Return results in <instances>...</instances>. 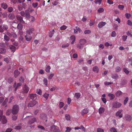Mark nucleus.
Masks as SVG:
<instances>
[{"label":"nucleus","mask_w":132,"mask_h":132,"mask_svg":"<svg viewBox=\"0 0 132 132\" xmlns=\"http://www.w3.org/2000/svg\"><path fill=\"white\" fill-rule=\"evenodd\" d=\"M86 43V40L85 39H82L79 41V44L77 45V47L80 49H82L83 47V45H85Z\"/></svg>","instance_id":"nucleus-1"},{"label":"nucleus","mask_w":132,"mask_h":132,"mask_svg":"<svg viewBox=\"0 0 132 132\" xmlns=\"http://www.w3.org/2000/svg\"><path fill=\"white\" fill-rule=\"evenodd\" d=\"M3 112L0 110V121H1L3 124L6 123L7 122V120L5 116H2Z\"/></svg>","instance_id":"nucleus-2"},{"label":"nucleus","mask_w":132,"mask_h":132,"mask_svg":"<svg viewBox=\"0 0 132 132\" xmlns=\"http://www.w3.org/2000/svg\"><path fill=\"white\" fill-rule=\"evenodd\" d=\"M19 106L17 105H15L13 106L12 110V112L13 114H17L19 111Z\"/></svg>","instance_id":"nucleus-3"},{"label":"nucleus","mask_w":132,"mask_h":132,"mask_svg":"<svg viewBox=\"0 0 132 132\" xmlns=\"http://www.w3.org/2000/svg\"><path fill=\"white\" fill-rule=\"evenodd\" d=\"M121 105V104L118 102H116L112 104L113 107L115 108H119Z\"/></svg>","instance_id":"nucleus-4"},{"label":"nucleus","mask_w":132,"mask_h":132,"mask_svg":"<svg viewBox=\"0 0 132 132\" xmlns=\"http://www.w3.org/2000/svg\"><path fill=\"white\" fill-rule=\"evenodd\" d=\"M122 110H120L118 111L116 113V116L117 117H119V118H121L122 117L123 114L122 113Z\"/></svg>","instance_id":"nucleus-5"},{"label":"nucleus","mask_w":132,"mask_h":132,"mask_svg":"<svg viewBox=\"0 0 132 132\" xmlns=\"http://www.w3.org/2000/svg\"><path fill=\"white\" fill-rule=\"evenodd\" d=\"M17 19L19 21L20 23H24L25 22L23 20L22 17L19 15H18L16 16Z\"/></svg>","instance_id":"nucleus-6"},{"label":"nucleus","mask_w":132,"mask_h":132,"mask_svg":"<svg viewBox=\"0 0 132 132\" xmlns=\"http://www.w3.org/2000/svg\"><path fill=\"white\" fill-rule=\"evenodd\" d=\"M51 128L53 132H59V128L55 126L54 125L51 126Z\"/></svg>","instance_id":"nucleus-7"},{"label":"nucleus","mask_w":132,"mask_h":132,"mask_svg":"<svg viewBox=\"0 0 132 132\" xmlns=\"http://www.w3.org/2000/svg\"><path fill=\"white\" fill-rule=\"evenodd\" d=\"M29 96L30 98L34 101H35V100L37 99V94H29Z\"/></svg>","instance_id":"nucleus-8"},{"label":"nucleus","mask_w":132,"mask_h":132,"mask_svg":"<svg viewBox=\"0 0 132 132\" xmlns=\"http://www.w3.org/2000/svg\"><path fill=\"white\" fill-rule=\"evenodd\" d=\"M34 29L32 28H30L27 30L26 33L29 35H31L34 31Z\"/></svg>","instance_id":"nucleus-9"},{"label":"nucleus","mask_w":132,"mask_h":132,"mask_svg":"<svg viewBox=\"0 0 132 132\" xmlns=\"http://www.w3.org/2000/svg\"><path fill=\"white\" fill-rule=\"evenodd\" d=\"M37 103V101H33L30 102L28 105V107H32L35 105Z\"/></svg>","instance_id":"nucleus-10"},{"label":"nucleus","mask_w":132,"mask_h":132,"mask_svg":"<svg viewBox=\"0 0 132 132\" xmlns=\"http://www.w3.org/2000/svg\"><path fill=\"white\" fill-rule=\"evenodd\" d=\"M40 117L43 120L45 121L46 122L47 118L46 114L44 113H42L40 114Z\"/></svg>","instance_id":"nucleus-11"},{"label":"nucleus","mask_w":132,"mask_h":132,"mask_svg":"<svg viewBox=\"0 0 132 132\" xmlns=\"http://www.w3.org/2000/svg\"><path fill=\"white\" fill-rule=\"evenodd\" d=\"M106 24L105 22H100L98 24V27L99 28H101L104 26Z\"/></svg>","instance_id":"nucleus-12"},{"label":"nucleus","mask_w":132,"mask_h":132,"mask_svg":"<svg viewBox=\"0 0 132 132\" xmlns=\"http://www.w3.org/2000/svg\"><path fill=\"white\" fill-rule=\"evenodd\" d=\"M125 119L128 121H130L131 120L132 118L131 116L129 114H126L125 117Z\"/></svg>","instance_id":"nucleus-13"},{"label":"nucleus","mask_w":132,"mask_h":132,"mask_svg":"<svg viewBox=\"0 0 132 132\" xmlns=\"http://www.w3.org/2000/svg\"><path fill=\"white\" fill-rule=\"evenodd\" d=\"M30 35L27 34L25 36V38L27 41H29L31 40L32 37Z\"/></svg>","instance_id":"nucleus-14"},{"label":"nucleus","mask_w":132,"mask_h":132,"mask_svg":"<svg viewBox=\"0 0 132 132\" xmlns=\"http://www.w3.org/2000/svg\"><path fill=\"white\" fill-rule=\"evenodd\" d=\"M36 121V118H34L30 119L28 121V124L30 125H31Z\"/></svg>","instance_id":"nucleus-15"},{"label":"nucleus","mask_w":132,"mask_h":132,"mask_svg":"<svg viewBox=\"0 0 132 132\" xmlns=\"http://www.w3.org/2000/svg\"><path fill=\"white\" fill-rule=\"evenodd\" d=\"M23 90V92L24 93H27L29 90V88L26 85H25L24 86Z\"/></svg>","instance_id":"nucleus-16"},{"label":"nucleus","mask_w":132,"mask_h":132,"mask_svg":"<svg viewBox=\"0 0 132 132\" xmlns=\"http://www.w3.org/2000/svg\"><path fill=\"white\" fill-rule=\"evenodd\" d=\"M25 14L26 16V18H29L30 17V15L29 11V10H26L25 11Z\"/></svg>","instance_id":"nucleus-17"},{"label":"nucleus","mask_w":132,"mask_h":132,"mask_svg":"<svg viewBox=\"0 0 132 132\" xmlns=\"http://www.w3.org/2000/svg\"><path fill=\"white\" fill-rule=\"evenodd\" d=\"M8 100V98H6L2 103V105L3 106H5V107H6L7 106V105H6V103L7 102Z\"/></svg>","instance_id":"nucleus-18"},{"label":"nucleus","mask_w":132,"mask_h":132,"mask_svg":"<svg viewBox=\"0 0 132 132\" xmlns=\"http://www.w3.org/2000/svg\"><path fill=\"white\" fill-rule=\"evenodd\" d=\"M1 6L2 8H3L4 9H6L7 7V4L5 3H2L1 4Z\"/></svg>","instance_id":"nucleus-19"},{"label":"nucleus","mask_w":132,"mask_h":132,"mask_svg":"<svg viewBox=\"0 0 132 132\" xmlns=\"http://www.w3.org/2000/svg\"><path fill=\"white\" fill-rule=\"evenodd\" d=\"M105 111V109L103 107L100 108L98 110V112L100 114L104 112Z\"/></svg>","instance_id":"nucleus-20"},{"label":"nucleus","mask_w":132,"mask_h":132,"mask_svg":"<svg viewBox=\"0 0 132 132\" xmlns=\"http://www.w3.org/2000/svg\"><path fill=\"white\" fill-rule=\"evenodd\" d=\"M15 17L13 13H10L9 15V18L10 20L13 19L15 18Z\"/></svg>","instance_id":"nucleus-21"},{"label":"nucleus","mask_w":132,"mask_h":132,"mask_svg":"<svg viewBox=\"0 0 132 132\" xmlns=\"http://www.w3.org/2000/svg\"><path fill=\"white\" fill-rule=\"evenodd\" d=\"M20 73L19 71L18 70H16L14 72V75L15 77L16 78Z\"/></svg>","instance_id":"nucleus-22"},{"label":"nucleus","mask_w":132,"mask_h":132,"mask_svg":"<svg viewBox=\"0 0 132 132\" xmlns=\"http://www.w3.org/2000/svg\"><path fill=\"white\" fill-rule=\"evenodd\" d=\"M18 24V23H17L14 22L12 23V26L13 28L15 29L17 28Z\"/></svg>","instance_id":"nucleus-23"},{"label":"nucleus","mask_w":132,"mask_h":132,"mask_svg":"<svg viewBox=\"0 0 132 132\" xmlns=\"http://www.w3.org/2000/svg\"><path fill=\"white\" fill-rule=\"evenodd\" d=\"M89 111L88 109H85L83 110L82 112V115H83L87 113Z\"/></svg>","instance_id":"nucleus-24"},{"label":"nucleus","mask_w":132,"mask_h":132,"mask_svg":"<svg viewBox=\"0 0 132 132\" xmlns=\"http://www.w3.org/2000/svg\"><path fill=\"white\" fill-rule=\"evenodd\" d=\"M6 52V49L3 48H0V53L5 54Z\"/></svg>","instance_id":"nucleus-25"},{"label":"nucleus","mask_w":132,"mask_h":132,"mask_svg":"<svg viewBox=\"0 0 132 132\" xmlns=\"http://www.w3.org/2000/svg\"><path fill=\"white\" fill-rule=\"evenodd\" d=\"M108 96L110 98V100H112L115 97L114 95L111 93L109 94Z\"/></svg>","instance_id":"nucleus-26"},{"label":"nucleus","mask_w":132,"mask_h":132,"mask_svg":"<svg viewBox=\"0 0 132 132\" xmlns=\"http://www.w3.org/2000/svg\"><path fill=\"white\" fill-rule=\"evenodd\" d=\"M16 28L19 30H21L22 29L23 26L22 24L20 23L19 24H18Z\"/></svg>","instance_id":"nucleus-27"},{"label":"nucleus","mask_w":132,"mask_h":132,"mask_svg":"<svg viewBox=\"0 0 132 132\" xmlns=\"http://www.w3.org/2000/svg\"><path fill=\"white\" fill-rule=\"evenodd\" d=\"M93 71L96 73H98V69L97 66H95L93 67Z\"/></svg>","instance_id":"nucleus-28"},{"label":"nucleus","mask_w":132,"mask_h":132,"mask_svg":"<svg viewBox=\"0 0 132 132\" xmlns=\"http://www.w3.org/2000/svg\"><path fill=\"white\" fill-rule=\"evenodd\" d=\"M119 77L118 75L117 74H115L114 75H112L111 76L112 78L115 79H118Z\"/></svg>","instance_id":"nucleus-29"},{"label":"nucleus","mask_w":132,"mask_h":132,"mask_svg":"<svg viewBox=\"0 0 132 132\" xmlns=\"http://www.w3.org/2000/svg\"><path fill=\"white\" fill-rule=\"evenodd\" d=\"M122 93V92L120 90H119L116 93V95L117 96H119Z\"/></svg>","instance_id":"nucleus-30"},{"label":"nucleus","mask_w":132,"mask_h":132,"mask_svg":"<svg viewBox=\"0 0 132 132\" xmlns=\"http://www.w3.org/2000/svg\"><path fill=\"white\" fill-rule=\"evenodd\" d=\"M50 69L51 67L50 66H47L45 68V71L47 72L48 73L49 72Z\"/></svg>","instance_id":"nucleus-31"},{"label":"nucleus","mask_w":132,"mask_h":132,"mask_svg":"<svg viewBox=\"0 0 132 132\" xmlns=\"http://www.w3.org/2000/svg\"><path fill=\"white\" fill-rule=\"evenodd\" d=\"M4 39L7 41H9L10 39L9 37L6 35H5L4 36Z\"/></svg>","instance_id":"nucleus-32"},{"label":"nucleus","mask_w":132,"mask_h":132,"mask_svg":"<svg viewBox=\"0 0 132 132\" xmlns=\"http://www.w3.org/2000/svg\"><path fill=\"white\" fill-rule=\"evenodd\" d=\"M10 48L12 51H13V52H14L15 50V47L12 45L10 46Z\"/></svg>","instance_id":"nucleus-33"},{"label":"nucleus","mask_w":132,"mask_h":132,"mask_svg":"<svg viewBox=\"0 0 132 132\" xmlns=\"http://www.w3.org/2000/svg\"><path fill=\"white\" fill-rule=\"evenodd\" d=\"M104 11V10L103 8H100L98 10V13H99L103 12Z\"/></svg>","instance_id":"nucleus-34"},{"label":"nucleus","mask_w":132,"mask_h":132,"mask_svg":"<svg viewBox=\"0 0 132 132\" xmlns=\"http://www.w3.org/2000/svg\"><path fill=\"white\" fill-rule=\"evenodd\" d=\"M102 1V0H95L94 2L96 4L100 5L101 4Z\"/></svg>","instance_id":"nucleus-35"},{"label":"nucleus","mask_w":132,"mask_h":132,"mask_svg":"<svg viewBox=\"0 0 132 132\" xmlns=\"http://www.w3.org/2000/svg\"><path fill=\"white\" fill-rule=\"evenodd\" d=\"M121 68L119 66L116 67L115 68V71L116 72H119L121 71Z\"/></svg>","instance_id":"nucleus-36"},{"label":"nucleus","mask_w":132,"mask_h":132,"mask_svg":"<svg viewBox=\"0 0 132 132\" xmlns=\"http://www.w3.org/2000/svg\"><path fill=\"white\" fill-rule=\"evenodd\" d=\"M75 97L77 99L79 98L80 96V94L79 93H76L75 94Z\"/></svg>","instance_id":"nucleus-37"},{"label":"nucleus","mask_w":132,"mask_h":132,"mask_svg":"<svg viewBox=\"0 0 132 132\" xmlns=\"http://www.w3.org/2000/svg\"><path fill=\"white\" fill-rule=\"evenodd\" d=\"M2 29L3 30H7L8 28V26L6 25L3 24L2 27Z\"/></svg>","instance_id":"nucleus-38"},{"label":"nucleus","mask_w":132,"mask_h":132,"mask_svg":"<svg viewBox=\"0 0 132 132\" xmlns=\"http://www.w3.org/2000/svg\"><path fill=\"white\" fill-rule=\"evenodd\" d=\"M24 79L22 76H21L19 79V80L20 82L23 83L24 81Z\"/></svg>","instance_id":"nucleus-39"},{"label":"nucleus","mask_w":132,"mask_h":132,"mask_svg":"<svg viewBox=\"0 0 132 132\" xmlns=\"http://www.w3.org/2000/svg\"><path fill=\"white\" fill-rule=\"evenodd\" d=\"M49 95V94L45 93L43 95V96L46 98V100H47Z\"/></svg>","instance_id":"nucleus-40"},{"label":"nucleus","mask_w":132,"mask_h":132,"mask_svg":"<svg viewBox=\"0 0 132 132\" xmlns=\"http://www.w3.org/2000/svg\"><path fill=\"white\" fill-rule=\"evenodd\" d=\"M13 79L12 78H8L7 82L9 84H11L13 82Z\"/></svg>","instance_id":"nucleus-41"},{"label":"nucleus","mask_w":132,"mask_h":132,"mask_svg":"<svg viewBox=\"0 0 132 132\" xmlns=\"http://www.w3.org/2000/svg\"><path fill=\"white\" fill-rule=\"evenodd\" d=\"M43 81L44 84L46 86H47V80L46 78H44L43 80Z\"/></svg>","instance_id":"nucleus-42"},{"label":"nucleus","mask_w":132,"mask_h":132,"mask_svg":"<svg viewBox=\"0 0 132 132\" xmlns=\"http://www.w3.org/2000/svg\"><path fill=\"white\" fill-rule=\"evenodd\" d=\"M111 132H117L116 129L114 128H112L110 130Z\"/></svg>","instance_id":"nucleus-43"},{"label":"nucleus","mask_w":132,"mask_h":132,"mask_svg":"<svg viewBox=\"0 0 132 132\" xmlns=\"http://www.w3.org/2000/svg\"><path fill=\"white\" fill-rule=\"evenodd\" d=\"M66 119L68 120H70V116L68 114H66L65 115Z\"/></svg>","instance_id":"nucleus-44"},{"label":"nucleus","mask_w":132,"mask_h":132,"mask_svg":"<svg viewBox=\"0 0 132 132\" xmlns=\"http://www.w3.org/2000/svg\"><path fill=\"white\" fill-rule=\"evenodd\" d=\"M129 100V98L128 97H127L124 100V104L125 105H126L127 103V102Z\"/></svg>","instance_id":"nucleus-45"},{"label":"nucleus","mask_w":132,"mask_h":132,"mask_svg":"<svg viewBox=\"0 0 132 132\" xmlns=\"http://www.w3.org/2000/svg\"><path fill=\"white\" fill-rule=\"evenodd\" d=\"M7 10L9 12H11L13 11V9L12 7H8Z\"/></svg>","instance_id":"nucleus-46"},{"label":"nucleus","mask_w":132,"mask_h":132,"mask_svg":"<svg viewBox=\"0 0 132 132\" xmlns=\"http://www.w3.org/2000/svg\"><path fill=\"white\" fill-rule=\"evenodd\" d=\"M67 28V27L64 25L60 27V29L62 30H64Z\"/></svg>","instance_id":"nucleus-47"},{"label":"nucleus","mask_w":132,"mask_h":132,"mask_svg":"<svg viewBox=\"0 0 132 132\" xmlns=\"http://www.w3.org/2000/svg\"><path fill=\"white\" fill-rule=\"evenodd\" d=\"M70 39L72 41H75L76 37L74 35H72L71 36L70 38Z\"/></svg>","instance_id":"nucleus-48"},{"label":"nucleus","mask_w":132,"mask_h":132,"mask_svg":"<svg viewBox=\"0 0 132 132\" xmlns=\"http://www.w3.org/2000/svg\"><path fill=\"white\" fill-rule=\"evenodd\" d=\"M64 103L62 102H60L59 104V106L60 108H62L64 105Z\"/></svg>","instance_id":"nucleus-49"},{"label":"nucleus","mask_w":132,"mask_h":132,"mask_svg":"<svg viewBox=\"0 0 132 132\" xmlns=\"http://www.w3.org/2000/svg\"><path fill=\"white\" fill-rule=\"evenodd\" d=\"M37 93L39 95H41L42 94V91L40 89H37Z\"/></svg>","instance_id":"nucleus-50"},{"label":"nucleus","mask_w":132,"mask_h":132,"mask_svg":"<svg viewBox=\"0 0 132 132\" xmlns=\"http://www.w3.org/2000/svg\"><path fill=\"white\" fill-rule=\"evenodd\" d=\"M12 36L15 39L17 38V36L16 34L13 32L12 33Z\"/></svg>","instance_id":"nucleus-51"},{"label":"nucleus","mask_w":132,"mask_h":132,"mask_svg":"<svg viewBox=\"0 0 132 132\" xmlns=\"http://www.w3.org/2000/svg\"><path fill=\"white\" fill-rule=\"evenodd\" d=\"M38 5V3H32V6L34 8L36 7Z\"/></svg>","instance_id":"nucleus-52"},{"label":"nucleus","mask_w":132,"mask_h":132,"mask_svg":"<svg viewBox=\"0 0 132 132\" xmlns=\"http://www.w3.org/2000/svg\"><path fill=\"white\" fill-rule=\"evenodd\" d=\"M123 70L124 72L127 75L129 74V71L126 68H123Z\"/></svg>","instance_id":"nucleus-53"},{"label":"nucleus","mask_w":132,"mask_h":132,"mask_svg":"<svg viewBox=\"0 0 132 132\" xmlns=\"http://www.w3.org/2000/svg\"><path fill=\"white\" fill-rule=\"evenodd\" d=\"M11 113V110L10 109L8 110L6 112V114L7 116H9L10 115Z\"/></svg>","instance_id":"nucleus-54"},{"label":"nucleus","mask_w":132,"mask_h":132,"mask_svg":"<svg viewBox=\"0 0 132 132\" xmlns=\"http://www.w3.org/2000/svg\"><path fill=\"white\" fill-rule=\"evenodd\" d=\"M30 19V20H31V21L32 22H33L35 21V18L32 16H31L29 18Z\"/></svg>","instance_id":"nucleus-55"},{"label":"nucleus","mask_w":132,"mask_h":132,"mask_svg":"<svg viewBox=\"0 0 132 132\" xmlns=\"http://www.w3.org/2000/svg\"><path fill=\"white\" fill-rule=\"evenodd\" d=\"M97 132H104V131L103 129L100 128H98L97 130Z\"/></svg>","instance_id":"nucleus-56"},{"label":"nucleus","mask_w":132,"mask_h":132,"mask_svg":"<svg viewBox=\"0 0 132 132\" xmlns=\"http://www.w3.org/2000/svg\"><path fill=\"white\" fill-rule=\"evenodd\" d=\"M118 8L121 10H123V9L124 6L123 5H119L118 6Z\"/></svg>","instance_id":"nucleus-57"},{"label":"nucleus","mask_w":132,"mask_h":132,"mask_svg":"<svg viewBox=\"0 0 132 132\" xmlns=\"http://www.w3.org/2000/svg\"><path fill=\"white\" fill-rule=\"evenodd\" d=\"M116 33L115 31H113L111 34V36L112 37H115L116 36Z\"/></svg>","instance_id":"nucleus-58"},{"label":"nucleus","mask_w":132,"mask_h":132,"mask_svg":"<svg viewBox=\"0 0 132 132\" xmlns=\"http://www.w3.org/2000/svg\"><path fill=\"white\" fill-rule=\"evenodd\" d=\"M91 31L89 30H85L84 32V33L85 34H89L91 33Z\"/></svg>","instance_id":"nucleus-59"},{"label":"nucleus","mask_w":132,"mask_h":132,"mask_svg":"<svg viewBox=\"0 0 132 132\" xmlns=\"http://www.w3.org/2000/svg\"><path fill=\"white\" fill-rule=\"evenodd\" d=\"M21 127L20 125L16 126L15 127V129L17 130H19L21 129Z\"/></svg>","instance_id":"nucleus-60"},{"label":"nucleus","mask_w":132,"mask_h":132,"mask_svg":"<svg viewBox=\"0 0 132 132\" xmlns=\"http://www.w3.org/2000/svg\"><path fill=\"white\" fill-rule=\"evenodd\" d=\"M127 36L123 35L122 36V39L124 41H125L127 38Z\"/></svg>","instance_id":"nucleus-61"},{"label":"nucleus","mask_w":132,"mask_h":132,"mask_svg":"<svg viewBox=\"0 0 132 132\" xmlns=\"http://www.w3.org/2000/svg\"><path fill=\"white\" fill-rule=\"evenodd\" d=\"M125 16L126 18L128 19L130 17L131 14L129 13L128 14L127 13L125 14Z\"/></svg>","instance_id":"nucleus-62"},{"label":"nucleus","mask_w":132,"mask_h":132,"mask_svg":"<svg viewBox=\"0 0 132 132\" xmlns=\"http://www.w3.org/2000/svg\"><path fill=\"white\" fill-rule=\"evenodd\" d=\"M126 34L128 36H130L131 37H132V35L131 34L130 31H127Z\"/></svg>","instance_id":"nucleus-63"},{"label":"nucleus","mask_w":132,"mask_h":132,"mask_svg":"<svg viewBox=\"0 0 132 132\" xmlns=\"http://www.w3.org/2000/svg\"><path fill=\"white\" fill-rule=\"evenodd\" d=\"M12 129L11 128H9L7 129L5 132H11Z\"/></svg>","instance_id":"nucleus-64"}]
</instances>
